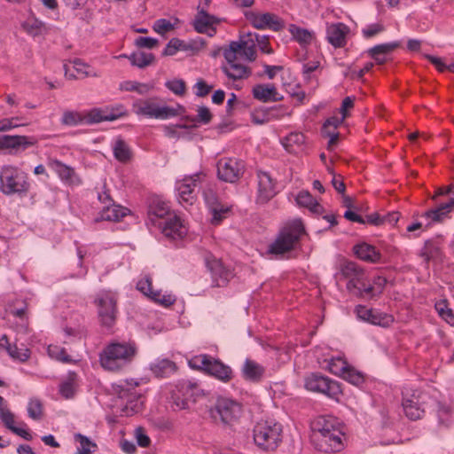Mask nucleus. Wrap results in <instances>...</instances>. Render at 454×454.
Instances as JSON below:
<instances>
[{"instance_id":"1","label":"nucleus","mask_w":454,"mask_h":454,"mask_svg":"<svg viewBox=\"0 0 454 454\" xmlns=\"http://www.w3.org/2000/svg\"><path fill=\"white\" fill-rule=\"evenodd\" d=\"M252 36L251 34L240 35L239 40L231 41L228 48L223 49V57L227 63L222 67V71L229 79L237 81L251 75V68L238 60L243 59L253 62L255 59L256 51Z\"/></svg>"},{"instance_id":"2","label":"nucleus","mask_w":454,"mask_h":454,"mask_svg":"<svg viewBox=\"0 0 454 454\" xmlns=\"http://www.w3.org/2000/svg\"><path fill=\"white\" fill-rule=\"evenodd\" d=\"M310 428V441L317 450L336 452L342 449V432L333 417L319 416L311 422Z\"/></svg>"},{"instance_id":"3","label":"nucleus","mask_w":454,"mask_h":454,"mask_svg":"<svg viewBox=\"0 0 454 454\" xmlns=\"http://www.w3.org/2000/svg\"><path fill=\"white\" fill-rule=\"evenodd\" d=\"M136 354L134 342H113L100 354V364L106 370L117 371L129 364Z\"/></svg>"},{"instance_id":"4","label":"nucleus","mask_w":454,"mask_h":454,"mask_svg":"<svg viewBox=\"0 0 454 454\" xmlns=\"http://www.w3.org/2000/svg\"><path fill=\"white\" fill-rule=\"evenodd\" d=\"M304 232V225L300 219L291 222L279 231L275 240L269 246L268 253L279 256L291 252Z\"/></svg>"},{"instance_id":"5","label":"nucleus","mask_w":454,"mask_h":454,"mask_svg":"<svg viewBox=\"0 0 454 454\" xmlns=\"http://www.w3.org/2000/svg\"><path fill=\"white\" fill-rule=\"evenodd\" d=\"M253 433L255 445L264 451L277 450L282 442V426L277 422H258Z\"/></svg>"},{"instance_id":"6","label":"nucleus","mask_w":454,"mask_h":454,"mask_svg":"<svg viewBox=\"0 0 454 454\" xmlns=\"http://www.w3.org/2000/svg\"><path fill=\"white\" fill-rule=\"evenodd\" d=\"M27 176L17 167L6 165L0 171V191L6 195L27 192Z\"/></svg>"},{"instance_id":"7","label":"nucleus","mask_w":454,"mask_h":454,"mask_svg":"<svg viewBox=\"0 0 454 454\" xmlns=\"http://www.w3.org/2000/svg\"><path fill=\"white\" fill-rule=\"evenodd\" d=\"M189 364L192 368L203 371L223 382H229L233 376L230 366L208 355L195 356L189 361Z\"/></svg>"},{"instance_id":"8","label":"nucleus","mask_w":454,"mask_h":454,"mask_svg":"<svg viewBox=\"0 0 454 454\" xmlns=\"http://www.w3.org/2000/svg\"><path fill=\"white\" fill-rule=\"evenodd\" d=\"M242 408L237 402L221 398L209 410V415L215 423H221L224 427H233L239 419Z\"/></svg>"},{"instance_id":"9","label":"nucleus","mask_w":454,"mask_h":454,"mask_svg":"<svg viewBox=\"0 0 454 454\" xmlns=\"http://www.w3.org/2000/svg\"><path fill=\"white\" fill-rule=\"evenodd\" d=\"M134 111L138 115H145L149 118L165 120L170 117L177 116L185 112L183 106L177 105L176 107L168 106H159L150 100L138 101L133 105Z\"/></svg>"},{"instance_id":"10","label":"nucleus","mask_w":454,"mask_h":454,"mask_svg":"<svg viewBox=\"0 0 454 454\" xmlns=\"http://www.w3.org/2000/svg\"><path fill=\"white\" fill-rule=\"evenodd\" d=\"M305 388L311 392L323 394L331 398H337L341 394L340 384L320 372H312L305 378Z\"/></svg>"},{"instance_id":"11","label":"nucleus","mask_w":454,"mask_h":454,"mask_svg":"<svg viewBox=\"0 0 454 454\" xmlns=\"http://www.w3.org/2000/svg\"><path fill=\"white\" fill-rule=\"evenodd\" d=\"M403 408L411 420L420 419L425 413L427 395L418 389L405 387L403 392Z\"/></svg>"},{"instance_id":"12","label":"nucleus","mask_w":454,"mask_h":454,"mask_svg":"<svg viewBox=\"0 0 454 454\" xmlns=\"http://www.w3.org/2000/svg\"><path fill=\"white\" fill-rule=\"evenodd\" d=\"M244 171V162L236 158H223L217 162V176L224 182L235 183L243 176Z\"/></svg>"},{"instance_id":"13","label":"nucleus","mask_w":454,"mask_h":454,"mask_svg":"<svg viewBox=\"0 0 454 454\" xmlns=\"http://www.w3.org/2000/svg\"><path fill=\"white\" fill-rule=\"evenodd\" d=\"M204 260L206 267L211 273L214 286L221 287L226 286L233 277L231 270L224 267L222 261L212 254H207Z\"/></svg>"},{"instance_id":"14","label":"nucleus","mask_w":454,"mask_h":454,"mask_svg":"<svg viewBox=\"0 0 454 454\" xmlns=\"http://www.w3.org/2000/svg\"><path fill=\"white\" fill-rule=\"evenodd\" d=\"M246 19L257 29H271L280 31L285 24L282 19L270 12L256 13L254 12H245Z\"/></svg>"},{"instance_id":"15","label":"nucleus","mask_w":454,"mask_h":454,"mask_svg":"<svg viewBox=\"0 0 454 454\" xmlns=\"http://www.w3.org/2000/svg\"><path fill=\"white\" fill-rule=\"evenodd\" d=\"M276 194V183L270 175L265 171H257V195L255 198L256 204L265 205Z\"/></svg>"},{"instance_id":"16","label":"nucleus","mask_w":454,"mask_h":454,"mask_svg":"<svg viewBox=\"0 0 454 454\" xmlns=\"http://www.w3.org/2000/svg\"><path fill=\"white\" fill-rule=\"evenodd\" d=\"M98 316L103 325L111 327L116 318V300L109 294L98 299Z\"/></svg>"},{"instance_id":"17","label":"nucleus","mask_w":454,"mask_h":454,"mask_svg":"<svg viewBox=\"0 0 454 454\" xmlns=\"http://www.w3.org/2000/svg\"><path fill=\"white\" fill-rule=\"evenodd\" d=\"M36 142L34 137L3 135L1 149H9L11 154H16L34 146Z\"/></svg>"},{"instance_id":"18","label":"nucleus","mask_w":454,"mask_h":454,"mask_svg":"<svg viewBox=\"0 0 454 454\" xmlns=\"http://www.w3.org/2000/svg\"><path fill=\"white\" fill-rule=\"evenodd\" d=\"M197 10L198 12L192 21L195 31L200 34H207L209 36H213L216 32V28L214 25L218 23L217 18L210 15L204 8H200V5Z\"/></svg>"},{"instance_id":"19","label":"nucleus","mask_w":454,"mask_h":454,"mask_svg":"<svg viewBox=\"0 0 454 454\" xmlns=\"http://www.w3.org/2000/svg\"><path fill=\"white\" fill-rule=\"evenodd\" d=\"M200 181L199 174L185 177L182 182L177 183L176 190L179 202H185L192 205L195 201V187Z\"/></svg>"},{"instance_id":"20","label":"nucleus","mask_w":454,"mask_h":454,"mask_svg":"<svg viewBox=\"0 0 454 454\" xmlns=\"http://www.w3.org/2000/svg\"><path fill=\"white\" fill-rule=\"evenodd\" d=\"M253 98L262 103L278 102L284 99L275 84L273 83H259L252 89Z\"/></svg>"},{"instance_id":"21","label":"nucleus","mask_w":454,"mask_h":454,"mask_svg":"<svg viewBox=\"0 0 454 454\" xmlns=\"http://www.w3.org/2000/svg\"><path fill=\"white\" fill-rule=\"evenodd\" d=\"M349 31V27L341 22L328 25L326 28L327 41L334 48H342L347 43V35Z\"/></svg>"},{"instance_id":"22","label":"nucleus","mask_w":454,"mask_h":454,"mask_svg":"<svg viewBox=\"0 0 454 454\" xmlns=\"http://www.w3.org/2000/svg\"><path fill=\"white\" fill-rule=\"evenodd\" d=\"M48 165L66 184L71 185L81 184L79 176L70 166L62 163L59 160H50Z\"/></svg>"},{"instance_id":"23","label":"nucleus","mask_w":454,"mask_h":454,"mask_svg":"<svg viewBox=\"0 0 454 454\" xmlns=\"http://www.w3.org/2000/svg\"><path fill=\"white\" fill-rule=\"evenodd\" d=\"M159 226L161 227L162 233L171 239H182L187 232L181 219L176 215L165 220L163 223H159Z\"/></svg>"},{"instance_id":"24","label":"nucleus","mask_w":454,"mask_h":454,"mask_svg":"<svg viewBox=\"0 0 454 454\" xmlns=\"http://www.w3.org/2000/svg\"><path fill=\"white\" fill-rule=\"evenodd\" d=\"M198 390V385L192 382H184L181 384L179 393L182 394L180 396L178 394L173 395L174 404L180 410L189 409V403L195 402V391Z\"/></svg>"},{"instance_id":"25","label":"nucleus","mask_w":454,"mask_h":454,"mask_svg":"<svg viewBox=\"0 0 454 454\" xmlns=\"http://www.w3.org/2000/svg\"><path fill=\"white\" fill-rule=\"evenodd\" d=\"M354 252L356 255L367 262L378 263L381 261V254L375 247L367 244L361 243L354 247Z\"/></svg>"},{"instance_id":"26","label":"nucleus","mask_w":454,"mask_h":454,"mask_svg":"<svg viewBox=\"0 0 454 454\" xmlns=\"http://www.w3.org/2000/svg\"><path fill=\"white\" fill-rule=\"evenodd\" d=\"M400 42L377 44L368 50V54L377 64L383 65L387 61L385 55L391 53L393 51L400 47Z\"/></svg>"},{"instance_id":"27","label":"nucleus","mask_w":454,"mask_h":454,"mask_svg":"<svg viewBox=\"0 0 454 454\" xmlns=\"http://www.w3.org/2000/svg\"><path fill=\"white\" fill-rule=\"evenodd\" d=\"M204 197L207 204L208 205L210 211L213 215L212 223L214 224H218L223 218V215L229 211V207L223 205H221L215 197V194L209 191L207 192H204Z\"/></svg>"},{"instance_id":"28","label":"nucleus","mask_w":454,"mask_h":454,"mask_svg":"<svg viewBox=\"0 0 454 454\" xmlns=\"http://www.w3.org/2000/svg\"><path fill=\"white\" fill-rule=\"evenodd\" d=\"M169 213V207L159 197L151 198L148 205V218L154 224L157 219H162Z\"/></svg>"},{"instance_id":"29","label":"nucleus","mask_w":454,"mask_h":454,"mask_svg":"<svg viewBox=\"0 0 454 454\" xmlns=\"http://www.w3.org/2000/svg\"><path fill=\"white\" fill-rule=\"evenodd\" d=\"M150 370L157 378H166L176 371V365L173 361L163 358L152 363Z\"/></svg>"},{"instance_id":"30","label":"nucleus","mask_w":454,"mask_h":454,"mask_svg":"<svg viewBox=\"0 0 454 454\" xmlns=\"http://www.w3.org/2000/svg\"><path fill=\"white\" fill-rule=\"evenodd\" d=\"M264 372L265 370L262 365L251 359H246L242 367L243 377L254 382L261 380Z\"/></svg>"},{"instance_id":"31","label":"nucleus","mask_w":454,"mask_h":454,"mask_svg":"<svg viewBox=\"0 0 454 454\" xmlns=\"http://www.w3.org/2000/svg\"><path fill=\"white\" fill-rule=\"evenodd\" d=\"M128 208L116 205L114 202L104 206L100 212V218L104 221L118 222L127 215Z\"/></svg>"},{"instance_id":"32","label":"nucleus","mask_w":454,"mask_h":454,"mask_svg":"<svg viewBox=\"0 0 454 454\" xmlns=\"http://www.w3.org/2000/svg\"><path fill=\"white\" fill-rule=\"evenodd\" d=\"M121 57L128 58L132 66L139 68H145L155 61V56L153 53L142 51L133 52L129 56L124 54Z\"/></svg>"},{"instance_id":"33","label":"nucleus","mask_w":454,"mask_h":454,"mask_svg":"<svg viewBox=\"0 0 454 454\" xmlns=\"http://www.w3.org/2000/svg\"><path fill=\"white\" fill-rule=\"evenodd\" d=\"M453 208V202L441 204L434 209L427 211L423 216L430 219L432 223H442Z\"/></svg>"},{"instance_id":"34","label":"nucleus","mask_w":454,"mask_h":454,"mask_svg":"<svg viewBox=\"0 0 454 454\" xmlns=\"http://www.w3.org/2000/svg\"><path fill=\"white\" fill-rule=\"evenodd\" d=\"M114 116L107 117L105 108L95 107L90 111L84 112V124L92 125L102 121H112Z\"/></svg>"},{"instance_id":"35","label":"nucleus","mask_w":454,"mask_h":454,"mask_svg":"<svg viewBox=\"0 0 454 454\" xmlns=\"http://www.w3.org/2000/svg\"><path fill=\"white\" fill-rule=\"evenodd\" d=\"M115 159L122 163L129 161L132 158V152L124 140L119 138L115 141L114 147Z\"/></svg>"},{"instance_id":"36","label":"nucleus","mask_w":454,"mask_h":454,"mask_svg":"<svg viewBox=\"0 0 454 454\" xmlns=\"http://www.w3.org/2000/svg\"><path fill=\"white\" fill-rule=\"evenodd\" d=\"M77 374L70 372L67 380L59 386V392L65 398H72L74 395Z\"/></svg>"},{"instance_id":"37","label":"nucleus","mask_w":454,"mask_h":454,"mask_svg":"<svg viewBox=\"0 0 454 454\" xmlns=\"http://www.w3.org/2000/svg\"><path fill=\"white\" fill-rule=\"evenodd\" d=\"M60 122L65 126L84 124V113L67 110L63 113Z\"/></svg>"},{"instance_id":"38","label":"nucleus","mask_w":454,"mask_h":454,"mask_svg":"<svg viewBox=\"0 0 454 454\" xmlns=\"http://www.w3.org/2000/svg\"><path fill=\"white\" fill-rule=\"evenodd\" d=\"M276 110V106L255 109L252 114V120L256 124H264L270 121L272 118L277 117V115L274 114Z\"/></svg>"},{"instance_id":"39","label":"nucleus","mask_w":454,"mask_h":454,"mask_svg":"<svg viewBox=\"0 0 454 454\" xmlns=\"http://www.w3.org/2000/svg\"><path fill=\"white\" fill-rule=\"evenodd\" d=\"M206 42L203 38L198 37L189 41L180 40V51L191 52L192 54L198 53L204 48Z\"/></svg>"},{"instance_id":"40","label":"nucleus","mask_w":454,"mask_h":454,"mask_svg":"<svg viewBox=\"0 0 454 454\" xmlns=\"http://www.w3.org/2000/svg\"><path fill=\"white\" fill-rule=\"evenodd\" d=\"M394 322L393 316L380 312L377 309L373 310L372 317L370 320V324L379 325L381 327H388Z\"/></svg>"},{"instance_id":"41","label":"nucleus","mask_w":454,"mask_h":454,"mask_svg":"<svg viewBox=\"0 0 454 454\" xmlns=\"http://www.w3.org/2000/svg\"><path fill=\"white\" fill-rule=\"evenodd\" d=\"M290 32L294 38L299 42L300 43L309 44L310 43L313 35L312 33L305 28H301L296 27L295 25H292L290 27Z\"/></svg>"},{"instance_id":"42","label":"nucleus","mask_w":454,"mask_h":454,"mask_svg":"<svg viewBox=\"0 0 454 454\" xmlns=\"http://www.w3.org/2000/svg\"><path fill=\"white\" fill-rule=\"evenodd\" d=\"M341 377L343 380L355 386H360L364 381V375L360 372L356 371L354 368H351L348 365L347 366Z\"/></svg>"},{"instance_id":"43","label":"nucleus","mask_w":454,"mask_h":454,"mask_svg":"<svg viewBox=\"0 0 454 454\" xmlns=\"http://www.w3.org/2000/svg\"><path fill=\"white\" fill-rule=\"evenodd\" d=\"M25 27L27 33L33 36L43 35L47 31V27L45 23L36 19L27 21L25 24Z\"/></svg>"},{"instance_id":"44","label":"nucleus","mask_w":454,"mask_h":454,"mask_svg":"<svg viewBox=\"0 0 454 454\" xmlns=\"http://www.w3.org/2000/svg\"><path fill=\"white\" fill-rule=\"evenodd\" d=\"M197 116H185L184 119L189 121H198L203 124H207L212 120V114L207 106H200L197 110Z\"/></svg>"},{"instance_id":"45","label":"nucleus","mask_w":454,"mask_h":454,"mask_svg":"<svg viewBox=\"0 0 454 454\" xmlns=\"http://www.w3.org/2000/svg\"><path fill=\"white\" fill-rule=\"evenodd\" d=\"M28 416L35 419L39 420L43 416V403L37 398H32L29 400L27 404Z\"/></svg>"},{"instance_id":"46","label":"nucleus","mask_w":454,"mask_h":454,"mask_svg":"<svg viewBox=\"0 0 454 454\" xmlns=\"http://www.w3.org/2000/svg\"><path fill=\"white\" fill-rule=\"evenodd\" d=\"M48 354L51 357L58 361L65 363H69L71 361L70 356L67 354L66 349L62 347L50 345L48 347Z\"/></svg>"},{"instance_id":"47","label":"nucleus","mask_w":454,"mask_h":454,"mask_svg":"<svg viewBox=\"0 0 454 454\" xmlns=\"http://www.w3.org/2000/svg\"><path fill=\"white\" fill-rule=\"evenodd\" d=\"M8 355L16 360L20 362L27 361L30 356V350L27 348H18L16 344H13L12 348H9L7 351Z\"/></svg>"},{"instance_id":"48","label":"nucleus","mask_w":454,"mask_h":454,"mask_svg":"<svg viewBox=\"0 0 454 454\" xmlns=\"http://www.w3.org/2000/svg\"><path fill=\"white\" fill-rule=\"evenodd\" d=\"M438 253L439 248L435 247L432 241L427 240L426 241L425 246L421 250L420 255L424 258L425 262L428 263L437 255Z\"/></svg>"},{"instance_id":"49","label":"nucleus","mask_w":454,"mask_h":454,"mask_svg":"<svg viewBox=\"0 0 454 454\" xmlns=\"http://www.w3.org/2000/svg\"><path fill=\"white\" fill-rule=\"evenodd\" d=\"M165 86L177 96L184 95L186 90V84L184 81L182 79H174L172 81H168L166 82Z\"/></svg>"},{"instance_id":"50","label":"nucleus","mask_w":454,"mask_h":454,"mask_svg":"<svg viewBox=\"0 0 454 454\" xmlns=\"http://www.w3.org/2000/svg\"><path fill=\"white\" fill-rule=\"evenodd\" d=\"M134 436L138 446L147 448L151 445V439L143 427H137L135 429Z\"/></svg>"},{"instance_id":"51","label":"nucleus","mask_w":454,"mask_h":454,"mask_svg":"<svg viewBox=\"0 0 454 454\" xmlns=\"http://www.w3.org/2000/svg\"><path fill=\"white\" fill-rule=\"evenodd\" d=\"M151 299L164 307H169L176 301L175 295L170 294H161L160 292L152 293Z\"/></svg>"},{"instance_id":"52","label":"nucleus","mask_w":454,"mask_h":454,"mask_svg":"<svg viewBox=\"0 0 454 454\" xmlns=\"http://www.w3.org/2000/svg\"><path fill=\"white\" fill-rule=\"evenodd\" d=\"M348 364L341 358L331 359L328 363L329 371L339 376H342L344 371L346 370Z\"/></svg>"},{"instance_id":"53","label":"nucleus","mask_w":454,"mask_h":454,"mask_svg":"<svg viewBox=\"0 0 454 454\" xmlns=\"http://www.w3.org/2000/svg\"><path fill=\"white\" fill-rule=\"evenodd\" d=\"M250 34L253 35L252 39L254 41V43L255 44V42H257L258 46L262 52L267 53V54L273 53V50L270 46L269 36L260 35L255 33L254 34L250 33Z\"/></svg>"},{"instance_id":"54","label":"nucleus","mask_w":454,"mask_h":454,"mask_svg":"<svg viewBox=\"0 0 454 454\" xmlns=\"http://www.w3.org/2000/svg\"><path fill=\"white\" fill-rule=\"evenodd\" d=\"M316 201L317 200L308 191H301L296 196L297 204L309 209Z\"/></svg>"},{"instance_id":"55","label":"nucleus","mask_w":454,"mask_h":454,"mask_svg":"<svg viewBox=\"0 0 454 454\" xmlns=\"http://www.w3.org/2000/svg\"><path fill=\"white\" fill-rule=\"evenodd\" d=\"M159 41L153 37L139 36L135 40V45L138 48L153 49L157 47Z\"/></svg>"},{"instance_id":"56","label":"nucleus","mask_w":454,"mask_h":454,"mask_svg":"<svg viewBox=\"0 0 454 454\" xmlns=\"http://www.w3.org/2000/svg\"><path fill=\"white\" fill-rule=\"evenodd\" d=\"M153 28L158 34L163 35L166 32L174 29V25L166 19H160L154 22Z\"/></svg>"},{"instance_id":"57","label":"nucleus","mask_w":454,"mask_h":454,"mask_svg":"<svg viewBox=\"0 0 454 454\" xmlns=\"http://www.w3.org/2000/svg\"><path fill=\"white\" fill-rule=\"evenodd\" d=\"M178 51H180V39L172 38L167 43L164 51H162L163 56H173Z\"/></svg>"},{"instance_id":"58","label":"nucleus","mask_w":454,"mask_h":454,"mask_svg":"<svg viewBox=\"0 0 454 454\" xmlns=\"http://www.w3.org/2000/svg\"><path fill=\"white\" fill-rule=\"evenodd\" d=\"M106 114L107 117L114 116V121L121 118L122 116L127 115V111L125 107L122 105H116L115 106L112 107H106Z\"/></svg>"},{"instance_id":"59","label":"nucleus","mask_w":454,"mask_h":454,"mask_svg":"<svg viewBox=\"0 0 454 454\" xmlns=\"http://www.w3.org/2000/svg\"><path fill=\"white\" fill-rule=\"evenodd\" d=\"M344 119H339L336 116L328 118L323 124L322 131H335L337 128L342 123Z\"/></svg>"},{"instance_id":"60","label":"nucleus","mask_w":454,"mask_h":454,"mask_svg":"<svg viewBox=\"0 0 454 454\" xmlns=\"http://www.w3.org/2000/svg\"><path fill=\"white\" fill-rule=\"evenodd\" d=\"M137 288L142 292L144 294L149 296L151 298L152 293H154L152 290V280L150 278H145L139 280L137 284Z\"/></svg>"},{"instance_id":"61","label":"nucleus","mask_w":454,"mask_h":454,"mask_svg":"<svg viewBox=\"0 0 454 454\" xmlns=\"http://www.w3.org/2000/svg\"><path fill=\"white\" fill-rule=\"evenodd\" d=\"M373 309H367L365 306L358 305L356 308V313L357 315V317L365 321L370 322L372 314H373Z\"/></svg>"},{"instance_id":"62","label":"nucleus","mask_w":454,"mask_h":454,"mask_svg":"<svg viewBox=\"0 0 454 454\" xmlns=\"http://www.w3.org/2000/svg\"><path fill=\"white\" fill-rule=\"evenodd\" d=\"M195 88L197 89L195 92L196 96L203 98L210 92L213 87L207 85L204 80L199 79L195 84Z\"/></svg>"},{"instance_id":"63","label":"nucleus","mask_w":454,"mask_h":454,"mask_svg":"<svg viewBox=\"0 0 454 454\" xmlns=\"http://www.w3.org/2000/svg\"><path fill=\"white\" fill-rule=\"evenodd\" d=\"M384 30V27L380 24H372L363 29L362 33L365 38H371Z\"/></svg>"},{"instance_id":"64","label":"nucleus","mask_w":454,"mask_h":454,"mask_svg":"<svg viewBox=\"0 0 454 454\" xmlns=\"http://www.w3.org/2000/svg\"><path fill=\"white\" fill-rule=\"evenodd\" d=\"M0 419L4 425L10 430L14 427V415L9 410L0 411Z\"/></svg>"}]
</instances>
